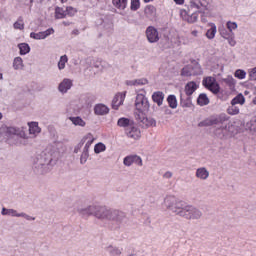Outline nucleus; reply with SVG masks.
I'll return each instance as SVG.
<instances>
[{"instance_id":"nucleus-48","label":"nucleus","mask_w":256,"mask_h":256,"mask_svg":"<svg viewBox=\"0 0 256 256\" xmlns=\"http://www.w3.org/2000/svg\"><path fill=\"white\" fill-rule=\"evenodd\" d=\"M108 251H109L110 255H112V256H119V255H121V249L115 248L113 246H110L108 248Z\"/></svg>"},{"instance_id":"nucleus-27","label":"nucleus","mask_w":256,"mask_h":256,"mask_svg":"<svg viewBox=\"0 0 256 256\" xmlns=\"http://www.w3.org/2000/svg\"><path fill=\"white\" fill-rule=\"evenodd\" d=\"M69 121H71L72 125H75V127H85V125H87L85 120L80 116H71L69 117Z\"/></svg>"},{"instance_id":"nucleus-58","label":"nucleus","mask_w":256,"mask_h":256,"mask_svg":"<svg viewBox=\"0 0 256 256\" xmlns=\"http://www.w3.org/2000/svg\"><path fill=\"white\" fill-rule=\"evenodd\" d=\"M172 177H173V173H171L169 171L164 173V178L165 179H171Z\"/></svg>"},{"instance_id":"nucleus-64","label":"nucleus","mask_w":256,"mask_h":256,"mask_svg":"<svg viewBox=\"0 0 256 256\" xmlns=\"http://www.w3.org/2000/svg\"><path fill=\"white\" fill-rule=\"evenodd\" d=\"M61 3H67V0H60Z\"/></svg>"},{"instance_id":"nucleus-4","label":"nucleus","mask_w":256,"mask_h":256,"mask_svg":"<svg viewBox=\"0 0 256 256\" xmlns=\"http://www.w3.org/2000/svg\"><path fill=\"white\" fill-rule=\"evenodd\" d=\"M205 11H209V0H190L188 11L181 10L180 17L187 23H197L199 13H205Z\"/></svg>"},{"instance_id":"nucleus-5","label":"nucleus","mask_w":256,"mask_h":256,"mask_svg":"<svg viewBox=\"0 0 256 256\" xmlns=\"http://www.w3.org/2000/svg\"><path fill=\"white\" fill-rule=\"evenodd\" d=\"M100 221H115L118 225L127 223V216L119 210H112L106 206L94 204V215Z\"/></svg>"},{"instance_id":"nucleus-36","label":"nucleus","mask_w":256,"mask_h":256,"mask_svg":"<svg viewBox=\"0 0 256 256\" xmlns=\"http://www.w3.org/2000/svg\"><path fill=\"white\" fill-rule=\"evenodd\" d=\"M218 31L220 33V36L223 37V39H229L232 35L235 33L230 32L229 29L227 30L225 27H219Z\"/></svg>"},{"instance_id":"nucleus-13","label":"nucleus","mask_w":256,"mask_h":256,"mask_svg":"<svg viewBox=\"0 0 256 256\" xmlns=\"http://www.w3.org/2000/svg\"><path fill=\"white\" fill-rule=\"evenodd\" d=\"M126 135L129 137V139H134V141H137L141 139V130L132 124L126 129Z\"/></svg>"},{"instance_id":"nucleus-8","label":"nucleus","mask_w":256,"mask_h":256,"mask_svg":"<svg viewBox=\"0 0 256 256\" xmlns=\"http://www.w3.org/2000/svg\"><path fill=\"white\" fill-rule=\"evenodd\" d=\"M202 85L208 89V91H211V93H213V95H218V93L221 91V86H219V83H217V80L215 79V77H205L202 80Z\"/></svg>"},{"instance_id":"nucleus-28","label":"nucleus","mask_w":256,"mask_h":256,"mask_svg":"<svg viewBox=\"0 0 256 256\" xmlns=\"http://www.w3.org/2000/svg\"><path fill=\"white\" fill-rule=\"evenodd\" d=\"M222 83H225V85L229 87L230 91H235V85H237V81H235L233 76H227L226 78H223Z\"/></svg>"},{"instance_id":"nucleus-7","label":"nucleus","mask_w":256,"mask_h":256,"mask_svg":"<svg viewBox=\"0 0 256 256\" xmlns=\"http://www.w3.org/2000/svg\"><path fill=\"white\" fill-rule=\"evenodd\" d=\"M145 90H139L136 92L135 100V113H148L151 105L149 104V99L145 96Z\"/></svg>"},{"instance_id":"nucleus-40","label":"nucleus","mask_w":256,"mask_h":256,"mask_svg":"<svg viewBox=\"0 0 256 256\" xmlns=\"http://www.w3.org/2000/svg\"><path fill=\"white\" fill-rule=\"evenodd\" d=\"M67 17V12L63 8L56 7L55 9V19H65Z\"/></svg>"},{"instance_id":"nucleus-39","label":"nucleus","mask_w":256,"mask_h":256,"mask_svg":"<svg viewBox=\"0 0 256 256\" xmlns=\"http://www.w3.org/2000/svg\"><path fill=\"white\" fill-rule=\"evenodd\" d=\"M105 151H107V146H105L103 142L95 144L94 153H96V155H99V153H103Z\"/></svg>"},{"instance_id":"nucleus-9","label":"nucleus","mask_w":256,"mask_h":256,"mask_svg":"<svg viewBox=\"0 0 256 256\" xmlns=\"http://www.w3.org/2000/svg\"><path fill=\"white\" fill-rule=\"evenodd\" d=\"M147 112L143 113H134L135 119L140 123L142 127H156L157 121L153 118H148L145 114Z\"/></svg>"},{"instance_id":"nucleus-33","label":"nucleus","mask_w":256,"mask_h":256,"mask_svg":"<svg viewBox=\"0 0 256 256\" xmlns=\"http://www.w3.org/2000/svg\"><path fill=\"white\" fill-rule=\"evenodd\" d=\"M231 105H245V96L243 94H238L231 100Z\"/></svg>"},{"instance_id":"nucleus-54","label":"nucleus","mask_w":256,"mask_h":256,"mask_svg":"<svg viewBox=\"0 0 256 256\" xmlns=\"http://www.w3.org/2000/svg\"><path fill=\"white\" fill-rule=\"evenodd\" d=\"M249 77H250L251 81H256V67L252 68L249 71Z\"/></svg>"},{"instance_id":"nucleus-20","label":"nucleus","mask_w":256,"mask_h":256,"mask_svg":"<svg viewBox=\"0 0 256 256\" xmlns=\"http://www.w3.org/2000/svg\"><path fill=\"white\" fill-rule=\"evenodd\" d=\"M29 135L32 137H37L41 133V127H39V122H28Z\"/></svg>"},{"instance_id":"nucleus-34","label":"nucleus","mask_w":256,"mask_h":256,"mask_svg":"<svg viewBox=\"0 0 256 256\" xmlns=\"http://www.w3.org/2000/svg\"><path fill=\"white\" fill-rule=\"evenodd\" d=\"M68 62H69V57H67V55H62L58 61L59 71H63V69H65Z\"/></svg>"},{"instance_id":"nucleus-25","label":"nucleus","mask_w":256,"mask_h":256,"mask_svg":"<svg viewBox=\"0 0 256 256\" xmlns=\"http://www.w3.org/2000/svg\"><path fill=\"white\" fill-rule=\"evenodd\" d=\"M112 5H114L119 11H125L127 9V5H129V0H112Z\"/></svg>"},{"instance_id":"nucleus-19","label":"nucleus","mask_w":256,"mask_h":256,"mask_svg":"<svg viewBox=\"0 0 256 256\" xmlns=\"http://www.w3.org/2000/svg\"><path fill=\"white\" fill-rule=\"evenodd\" d=\"M95 141V136H93L92 133H87L83 136L81 139V144L84 145V149H90L91 145H93V142Z\"/></svg>"},{"instance_id":"nucleus-3","label":"nucleus","mask_w":256,"mask_h":256,"mask_svg":"<svg viewBox=\"0 0 256 256\" xmlns=\"http://www.w3.org/2000/svg\"><path fill=\"white\" fill-rule=\"evenodd\" d=\"M59 152L47 147L44 151L38 154L33 160V171L36 175H47L53 170L54 165H57Z\"/></svg>"},{"instance_id":"nucleus-47","label":"nucleus","mask_w":256,"mask_h":256,"mask_svg":"<svg viewBox=\"0 0 256 256\" xmlns=\"http://www.w3.org/2000/svg\"><path fill=\"white\" fill-rule=\"evenodd\" d=\"M226 27L230 33H233V31L237 29L238 25H237V22L228 21L226 23Z\"/></svg>"},{"instance_id":"nucleus-59","label":"nucleus","mask_w":256,"mask_h":256,"mask_svg":"<svg viewBox=\"0 0 256 256\" xmlns=\"http://www.w3.org/2000/svg\"><path fill=\"white\" fill-rule=\"evenodd\" d=\"M191 35H192L193 37H199V31L193 30V31L191 32Z\"/></svg>"},{"instance_id":"nucleus-37","label":"nucleus","mask_w":256,"mask_h":256,"mask_svg":"<svg viewBox=\"0 0 256 256\" xmlns=\"http://www.w3.org/2000/svg\"><path fill=\"white\" fill-rule=\"evenodd\" d=\"M1 215H8V217H18L19 212L15 209L2 208Z\"/></svg>"},{"instance_id":"nucleus-29","label":"nucleus","mask_w":256,"mask_h":256,"mask_svg":"<svg viewBox=\"0 0 256 256\" xmlns=\"http://www.w3.org/2000/svg\"><path fill=\"white\" fill-rule=\"evenodd\" d=\"M118 127H123L124 129H129L133 125V120L128 118H120L117 122Z\"/></svg>"},{"instance_id":"nucleus-61","label":"nucleus","mask_w":256,"mask_h":256,"mask_svg":"<svg viewBox=\"0 0 256 256\" xmlns=\"http://www.w3.org/2000/svg\"><path fill=\"white\" fill-rule=\"evenodd\" d=\"M146 11H155V7H153V6H148V7L146 8Z\"/></svg>"},{"instance_id":"nucleus-38","label":"nucleus","mask_w":256,"mask_h":256,"mask_svg":"<svg viewBox=\"0 0 256 256\" xmlns=\"http://www.w3.org/2000/svg\"><path fill=\"white\" fill-rule=\"evenodd\" d=\"M197 103L201 107H204V105H209V97H207V94H200L197 99Z\"/></svg>"},{"instance_id":"nucleus-21","label":"nucleus","mask_w":256,"mask_h":256,"mask_svg":"<svg viewBox=\"0 0 256 256\" xmlns=\"http://www.w3.org/2000/svg\"><path fill=\"white\" fill-rule=\"evenodd\" d=\"M152 101L161 107L163 105V101H165V94L161 91H156L152 94Z\"/></svg>"},{"instance_id":"nucleus-1","label":"nucleus","mask_w":256,"mask_h":256,"mask_svg":"<svg viewBox=\"0 0 256 256\" xmlns=\"http://www.w3.org/2000/svg\"><path fill=\"white\" fill-rule=\"evenodd\" d=\"M162 205L167 211L188 221H199L203 217V212L199 208L187 204V202L178 199L174 195L165 196Z\"/></svg>"},{"instance_id":"nucleus-63","label":"nucleus","mask_w":256,"mask_h":256,"mask_svg":"<svg viewBox=\"0 0 256 256\" xmlns=\"http://www.w3.org/2000/svg\"><path fill=\"white\" fill-rule=\"evenodd\" d=\"M3 79V73L0 72V81Z\"/></svg>"},{"instance_id":"nucleus-43","label":"nucleus","mask_w":256,"mask_h":256,"mask_svg":"<svg viewBox=\"0 0 256 256\" xmlns=\"http://www.w3.org/2000/svg\"><path fill=\"white\" fill-rule=\"evenodd\" d=\"M181 75H182V77H193L191 65L185 66L181 71Z\"/></svg>"},{"instance_id":"nucleus-52","label":"nucleus","mask_w":256,"mask_h":256,"mask_svg":"<svg viewBox=\"0 0 256 256\" xmlns=\"http://www.w3.org/2000/svg\"><path fill=\"white\" fill-rule=\"evenodd\" d=\"M230 47H235L237 45V41H235V34H232L229 38H226Z\"/></svg>"},{"instance_id":"nucleus-16","label":"nucleus","mask_w":256,"mask_h":256,"mask_svg":"<svg viewBox=\"0 0 256 256\" xmlns=\"http://www.w3.org/2000/svg\"><path fill=\"white\" fill-rule=\"evenodd\" d=\"M209 170L205 167H199L196 169L195 177L200 181H207L209 179Z\"/></svg>"},{"instance_id":"nucleus-18","label":"nucleus","mask_w":256,"mask_h":256,"mask_svg":"<svg viewBox=\"0 0 256 256\" xmlns=\"http://www.w3.org/2000/svg\"><path fill=\"white\" fill-rule=\"evenodd\" d=\"M125 101V93H118L114 96L112 100V108L117 110L121 105H123V102Z\"/></svg>"},{"instance_id":"nucleus-50","label":"nucleus","mask_w":256,"mask_h":256,"mask_svg":"<svg viewBox=\"0 0 256 256\" xmlns=\"http://www.w3.org/2000/svg\"><path fill=\"white\" fill-rule=\"evenodd\" d=\"M14 29H19L20 31H23L25 29V24L23 23V20H18L14 23Z\"/></svg>"},{"instance_id":"nucleus-44","label":"nucleus","mask_w":256,"mask_h":256,"mask_svg":"<svg viewBox=\"0 0 256 256\" xmlns=\"http://www.w3.org/2000/svg\"><path fill=\"white\" fill-rule=\"evenodd\" d=\"M239 112H240L239 107L233 104H231V106L227 108L228 115H239Z\"/></svg>"},{"instance_id":"nucleus-62","label":"nucleus","mask_w":256,"mask_h":256,"mask_svg":"<svg viewBox=\"0 0 256 256\" xmlns=\"http://www.w3.org/2000/svg\"><path fill=\"white\" fill-rule=\"evenodd\" d=\"M63 25L69 26V25H71V23H69V22H63Z\"/></svg>"},{"instance_id":"nucleus-14","label":"nucleus","mask_w":256,"mask_h":256,"mask_svg":"<svg viewBox=\"0 0 256 256\" xmlns=\"http://www.w3.org/2000/svg\"><path fill=\"white\" fill-rule=\"evenodd\" d=\"M95 210V204L86 206V207H80L77 209L79 215L81 217L87 218V217H93Z\"/></svg>"},{"instance_id":"nucleus-24","label":"nucleus","mask_w":256,"mask_h":256,"mask_svg":"<svg viewBox=\"0 0 256 256\" xmlns=\"http://www.w3.org/2000/svg\"><path fill=\"white\" fill-rule=\"evenodd\" d=\"M95 115H107L109 113V107L105 104H96L94 107Z\"/></svg>"},{"instance_id":"nucleus-60","label":"nucleus","mask_w":256,"mask_h":256,"mask_svg":"<svg viewBox=\"0 0 256 256\" xmlns=\"http://www.w3.org/2000/svg\"><path fill=\"white\" fill-rule=\"evenodd\" d=\"M174 3H176V5H183V3H185V0H174Z\"/></svg>"},{"instance_id":"nucleus-23","label":"nucleus","mask_w":256,"mask_h":256,"mask_svg":"<svg viewBox=\"0 0 256 256\" xmlns=\"http://www.w3.org/2000/svg\"><path fill=\"white\" fill-rule=\"evenodd\" d=\"M198 88H199V85H197L196 82L194 81L188 82L185 86V93L187 97H191V95H193V92L197 91Z\"/></svg>"},{"instance_id":"nucleus-12","label":"nucleus","mask_w":256,"mask_h":256,"mask_svg":"<svg viewBox=\"0 0 256 256\" xmlns=\"http://www.w3.org/2000/svg\"><path fill=\"white\" fill-rule=\"evenodd\" d=\"M53 33H55V30L53 28H48L47 30L38 33L31 32L30 38L35 39L36 41H41L43 39H47V37L53 35Z\"/></svg>"},{"instance_id":"nucleus-15","label":"nucleus","mask_w":256,"mask_h":256,"mask_svg":"<svg viewBox=\"0 0 256 256\" xmlns=\"http://www.w3.org/2000/svg\"><path fill=\"white\" fill-rule=\"evenodd\" d=\"M72 87H73V80L69 78H65L58 85V91L62 93V95H65V93H67V91H69V89H71Z\"/></svg>"},{"instance_id":"nucleus-30","label":"nucleus","mask_w":256,"mask_h":256,"mask_svg":"<svg viewBox=\"0 0 256 256\" xmlns=\"http://www.w3.org/2000/svg\"><path fill=\"white\" fill-rule=\"evenodd\" d=\"M190 68L192 70V75L195 77L197 75H201L203 73V68L201 67V64L198 62H193L190 65Z\"/></svg>"},{"instance_id":"nucleus-46","label":"nucleus","mask_w":256,"mask_h":256,"mask_svg":"<svg viewBox=\"0 0 256 256\" xmlns=\"http://www.w3.org/2000/svg\"><path fill=\"white\" fill-rule=\"evenodd\" d=\"M234 77L240 80L245 79L247 77V72H245V70L238 69L235 71Z\"/></svg>"},{"instance_id":"nucleus-35","label":"nucleus","mask_w":256,"mask_h":256,"mask_svg":"<svg viewBox=\"0 0 256 256\" xmlns=\"http://www.w3.org/2000/svg\"><path fill=\"white\" fill-rule=\"evenodd\" d=\"M167 103H168L170 109H177V105H178V103H177V96L169 95L167 97Z\"/></svg>"},{"instance_id":"nucleus-56","label":"nucleus","mask_w":256,"mask_h":256,"mask_svg":"<svg viewBox=\"0 0 256 256\" xmlns=\"http://www.w3.org/2000/svg\"><path fill=\"white\" fill-rule=\"evenodd\" d=\"M83 148V144L81 143H78L75 148H74V153H79V151H81V149Z\"/></svg>"},{"instance_id":"nucleus-11","label":"nucleus","mask_w":256,"mask_h":256,"mask_svg":"<svg viewBox=\"0 0 256 256\" xmlns=\"http://www.w3.org/2000/svg\"><path fill=\"white\" fill-rule=\"evenodd\" d=\"M146 37H147V41H149L150 43H158L159 42V31L153 27V26H149L146 29Z\"/></svg>"},{"instance_id":"nucleus-31","label":"nucleus","mask_w":256,"mask_h":256,"mask_svg":"<svg viewBox=\"0 0 256 256\" xmlns=\"http://www.w3.org/2000/svg\"><path fill=\"white\" fill-rule=\"evenodd\" d=\"M101 27H102V29H104L105 33L113 32V22L109 19L103 20Z\"/></svg>"},{"instance_id":"nucleus-55","label":"nucleus","mask_w":256,"mask_h":256,"mask_svg":"<svg viewBox=\"0 0 256 256\" xmlns=\"http://www.w3.org/2000/svg\"><path fill=\"white\" fill-rule=\"evenodd\" d=\"M94 69H98V71H103V62L96 61L93 64Z\"/></svg>"},{"instance_id":"nucleus-10","label":"nucleus","mask_w":256,"mask_h":256,"mask_svg":"<svg viewBox=\"0 0 256 256\" xmlns=\"http://www.w3.org/2000/svg\"><path fill=\"white\" fill-rule=\"evenodd\" d=\"M138 165V167H143V159L138 155H128L123 159V165L125 167H131V165Z\"/></svg>"},{"instance_id":"nucleus-53","label":"nucleus","mask_w":256,"mask_h":256,"mask_svg":"<svg viewBox=\"0 0 256 256\" xmlns=\"http://www.w3.org/2000/svg\"><path fill=\"white\" fill-rule=\"evenodd\" d=\"M75 13H77V9H75L71 6H68L66 8V15H69L70 17H73L75 15Z\"/></svg>"},{"instance_id":"nucleus-45","label":"nucleus","mask_w":256,"mask_h":256,"mask_svg":"<svg viewBox=\"0 0 256 256\" xmlns=\"http://www.w3.org/2000/svg\"><path fill=\"white\" fill-rule=\"evenodd\" d=\"M246 129H249V131H253L254 133H256V119H251L249 122H247Z\"/></svg>"},{"instance_id":"nucleus-2","label":"nucleus","mask_w":256,"mask_h":256,"mask_svg":"<svg viewBox=\"0 0 256 256\" xmlns=\"http://www.w3.org/2000/svg\"><path fill=\"white\" fill-rule=\"evenodd\" d=\"M226 114H220L217 117L206 119L199 123V127H211L215 125L214 135L218 139H229V137H233L237 133V128L231 122Z\"/></svg>"},{"instance_id":"nucleus-42","label":"nucleus","mask_w":256,"mask_h":256,"mask_svg":"<svg viewBox=\"0 0 256 256\" xmlns=\"http://www.w3.org/2000/svg\"><path fill=\"white\" fill-rule=\"evenodd\" d=\"M87 159H89V149L83 148L82 154L80 156L81 165H85V163H87Z\"/></svg>"},{"instance_id":"nucleus-41","label":"nucleus","mask_w":256,"mask_h":256,"mask_svg":"<svg viewBox=\"0 0 256 256\" xmlns=\"http://www.w3.org/2000/svg\"><path fill=\"white\" fill-rule=\"evenodd\" d=\"M180 105L181 107H191V98L188 96L185 98L183 94H180Z\"/></svg>"},{"instance_id":"nucleus-26","label":"nucleus","mask_w":256,"mask_h":256,"mask_svg":"<svg viewBox=\"0 0 256 256\" xmlns=\"http://www.w3.org/2000/svg\"><path fill=\"white\" fill-rule=\"evenodd\" d=\"M208 27H210L206 31L207 39H215V35H217V25L215 23H208Z\"/></svg>"},{"instance_id":"nucleus-17","label":"nucleus","mask_w":256,"mask_h":256,"mask_svg":"<svg viewBox=\"0 0 256 256\" xmlns=\"http://www.w3.org/2000/svg\"><path fill=\"white\" fill-rule=\"evenodd\" d=\"M149 80L147 78H138L134 80H126L125 85L128 87H141L143 85H148Z\"/></svg>"},{"instance_id":"nucleus-57","label":"nucleus","mask_w":256,"mask_h":256,"mask_svg":"<svg viewBox=\"0 0 256 256\" xmlns=\"http://www.w3.org/2000/svg\"><path fill=\"white\" fill-rule=\"evenodd\" d=\"M163 109H164L165 115H172L173 114V112L171 111V109H169V107L165 106Z\"/></svg>"},{"instance_id":"nucleus-32","label":"nucleus","mask_w":256,"mask_h":256,"mask_svg":"<svg viewBox=\"0 0 256 256\" xmlns=\"http://www.w3.org/2000/svg\"><path fill=\"white\" fill-rule=\"evenodd\" d=\"M18 49H19L20 55H27L28 53L31 52V47L27 43L18 44Z\"/></svg>"},{"instance_id":"nucleus-6","label":"nucleus","mask_w":256,"mask_h":256,"mask_svg":"<svg viewBox=\"0 0 256 256\" xmlns=\"http://www.w3.org/2000/svg\"><path fill=\"white\" fill-rule=\"evenodd\" d=\"M5 137L11 145H27L29 135L23 127H2L0 128V141Z\"/></svg>"},{"instance_id":"nucleus-51","label":"nucleus","mask_w":256,"mask_h":256,"mask_svg":"<svg viewBox=\"0 0 256 256\" xmlns=\"http://www.w3.org/2000/svg\"><path fill=\"white\" fill-rule=\"evenodd\" d=\"M18 217H23V219H26V221H35V217L28 215L27 213L18 212Z\"/></svg>"},{"instance_id":"nucleus-49","label":"nucleus","mask_w":256,"mask_h":256,"mask_svg":"<svg viewBox=\"0 0 256 256\" xmlns=\"http://www.w3.org/2000/svg\"><path fill=\"white\" fill-rule=\"evenodd\" d=\"M139 7H141V3L139 2V0H131V11H137Z\"/></svg>"},{"instance_id":"nucleus-22","label":"nucleus","mask_w":256,"mask_h":256,"mask_svg":"<svg viewBox=\"0 0 256 256\" xmlns=\"http://www.w3.org/2000/svg\"><path fill=\"white\" fill-rule=\"evenodd\" d=\"M12 67L14 71H23L25 64L23 63V58L17 56L13 59Z\"/></svg>"}]
</instances>
